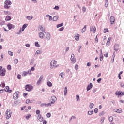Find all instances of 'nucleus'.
Instances as JSON below:
<instances>
[{"mask_svg": "<svg viewBox=\"0 0 124 124\" xmlns=\"http://www.w3.org/2000/svg\"><path fill=\"white\" fill-rule=\"evenodd\" d=\"M50 68L53 69L54 67H58V65H57V61L55 60H53L50 62Z\"/></svg>", "mask_w": 124, "mask_h": 124, "instance_id": "obj_1", "label": "nucleus"}, {"mask_svg": "<svg viewBox=\"0 0 124 124\" xmlns=\"http://www.w3.org/2000/svg\"><path fill=\"white\" fill-rule=\"evenodd\" d=\"M12 112H11V110L10 109H7L5 112L6 118L8 120L11 118V115Z\"/></svg>", "mask_w": 124, "mask_h": 124, "instance_id": "obj_2", "label": "nucleus"}, {"mask_svg": "<svg viewBox=\"0 0 124 124\" xmlns=\"http://www.w3.org/2000/svg\"><path fill=\"white\" fill-rule=\"evenodd\" d=\"M32 86L30 85V84H27L25 86V90L26 91H27L28 92H31V90L33 89Z\"/></svg>", "mask_w": 124, "mask_h": 124, "instance_id": "obj_3", "label": "nucleus"}, {"mask_svg": "<svg viewBox=\"0 0 124 124\" xmlns=\"http://www.w3.org/2000/svg\"><path fill=\"white\" fill-rule=\"evenodd\" d=\"M5 69L2 68V66H1V69H0V76H4L5 75Z\"/></svg>", "mask_w": 124, "mask_h": 124, "instance_id": "obj_4", "label": "nucleus"}, {"mask_svg": "<svg viewBox=\"0 0 124 124\" xmlns=\"http://www.w3.org/2000/svg\"><path fill=\"white\" fill-rule=\"evenodd\" d=\"M19 92H16L14 94H13V98L15 99V100H16V99H18L19 98Z\"/></svg>", "mask_w": 124, "mask_h": 124, "instance_id": "obj_5", "label": "nucleus"}, {"mask_svg": "<svg viewBox=\"0 0 124 124\" xmlns=\"http://www.w3.org/2000/svg\"><path fill=\"white\" fill-rule=\"evenodd\" d=\"M56 101H57V97L55 96H51V99L50 100L51 104H55Z\"/></svg>", "mask_w": 124, "mask_h": 124, "instance_id": "obj_6", "label": "nucleus"}, {"mask_svg": "<svg viewBox=\"0 0 124 124\" xmlns=\"http://www.w3.org/2000/svg\"><path fill=\"white\" fill-rule=\"evenodd\" d=\"M90 31H92L93 33H95V32H96V28L95 26H91Z\"/></svg>", "mask_w": 124, "mask_h": 124, "instance_id": "obj_7", "label": "nucleus"}, {"mask_svg": "<svg viewBox=\"0 0 124 124\" xmlns=\"http://www.w3.org/2000/svg\"><path fill=\"white\" fill-rule=\"evenodd\" d=\"M27 74H30V75H31V70H28V71L26 72L24 71L22 73V76H27Z\"/></svg>", "mask_w": 124, "mask_h": 124, "instance_id": "obj_8", "label": "nucleus"}, {"mask_svg": "<svg viewBox=\"0 0 124 124\" xmlns=\"http://www.w3.org/2000/svg\"><path fill=\"white\" fill-rule=\"evenodd\" d=\"M71 61L72 63L76 62V58H74V54H72L71 57Z\"/></svg>", "mask_w": 124, "mask_h": 124, "instance_id": "obj_9", "label": "nucleus"}, {"mask_svg": "<svg viewBox=\"0 0 124 124\" xmlns=\"http://www.w3.org/2000/svg\"><path fill=\"white\" fill-rule=\"evenodd\" d=\"M43 79V75H42V76H40L39 80L37 82V85H40V84H41V82H42V79Z\"/></svg>", "mask_w": 124, "mask_h": 124, "instance_id": "obj_10", "label": "nucleus"}, {"mask_svg": "<svg viewBox=\"0 0 124 124\" xmlns=\"http://www.w3.org/2000/svg\"><path fill=\"white\" fill-rule=\"evenodd\" d=\"M115 17L114 16H111L110 18V24L113 25V24L115 23Z\"/></svg>", "mask_w": 124, "mask_h": 124, "instance_id": "obj_11", "label": "nucleus"}, {"mask_svg": "<svg viewBox=\"0 0 124 124\" xmlns=\"http://www.w3.org/2000/svg\"><path fill=\"white\" fill-rule=\"evenodd\" d=\"M116 95H118L119 96H122L124 95V92H122L121 91H119L118 92H116L115 93Z\"/></svg>", "mask_w": 124, "mask_h": 124, "instance_id": "obj_12", "label": "nucleus"}, {"mask_svg": "<svg viewBox=\"0 0 124 124\" xmlns=\"http://www.w3.org/2000/svg\"><path fill=\"white\" fill-rule=\"evenodd\" d=\"M114 112H115V113H122V112H123V109H122V108H119V109H117V108H115L114 109Z\"/></svg>", "mask_w": 124, "mask_h": 124, "instance_id": "obj_13", "label": "nucleus"}, {"mask_svg": "<svg viewBox=\"0 0 124 124\" xmlns=\"http://www.w3.org/2000/svg\"><path fill=\"white\" fill-rule=\"evenodd\" d=\"M112 39V37H110L108 38L107 43L106 44V46H109L110 45V44H111V40Z\"/></svg>", "mask_w": 124, "mask_h": 124, "instance_id": "obj_14", "label": "nucleus"}, {"mask_svg": "<svg viewBox=\"0 0 124 124\" xmlns=\"http://www.w3.org/2000/svg\"><path fill=\"white\" fill-rule=\"evenodd\" d=\"M38 121L40 122H43V117L41 115V114H39L38 117L37 118Z\"/></svg>", "mask_w": 124, "mask_h": 124, "instance_id": "obj_15", "label": "nucleus"}, {"mask_svg": "<svg viewBox=\"0 0 124 124\" xmlns=\"http://www.w3.org/2000/svg\"><path fill=\"white\" fill-rule=\"evenodd\" d=\"M75 39L77 41H79L80 40V35L79 34H77L75 36Z\"/></svg>", "mask_w": 124, "mask_h": 124, "instance_id": "obj_16", "label": "nucleus"}, {"mask_svg": "<svg viewBox=\"0 0 124 124\" xmlns=\"http://www.w3.org/2000/svg\"><path fill=\"white\" fill-rule=\"evenodd\" d=\"M7 27H8L9 30H11V29H12V28H13V29H14V26L10 23H9L7 24Z\"/></svg>", "mask_w": 124, "mask_h": 124, "instance_id": "obj_17", "label": "nucleus"}, {"mask_svg": "<svg viewBox=\"0 0 124 124\" xmlns=\"http://www.w3.org/2000/svg\"><path fill=\"white\" fill-rule=\"evenodd\" d=\"M5 92H7L8 93H11V92H12V91L11 90H9V86H6L5 88Z\"/></svg>", "mask_w": 124, "mask_h": 124, "instance_id": "obj_18", "label": "nucleus"}, {"mask_svg": "<svg viewBox=\"0 0 124 124\" xmlns=\"http://www.w3.org/2000/svg\"><path fill=\"white\" fill-rule=\"evenodd\" d=\"M93 88V84L92 83H90V84L88 85L87 88V90L88 91H90V90H91V89H92Z\"/></svg>", "mask_w": 124, "mask_h": 124, "instance_id": "obj_19", "label": "nucleus"}, {"mask_svg": "<svg viewBox=\"0 0 124 124\" xmlns=\"http://www.w3.org/2000/svg\"><path fill=\"white\" fill-rule=\"evenodd\" d=\"M5 4L6 5H11L12 4V3H11V1H10V0H7L5 1L4 2Z\"/></svg>", "mask_w": 124, "mask_h": 124, "instance_id": "obj_20", "label": "nucleus"}, {"mask_svg": "<svg viewBox=\"0 0 124 124\" xmlns=\"http://www.w3.org/2000/svg\"><path fill=\"white\" fill-rule=\"evenodd\" d=\"M50 38H51V35H50V33H47L46 34V40H50Z\"/></svg>", "mask_w": 124, "mask_h": 124, "instance_id": "obj_21", "label": "nucleus"}, {"mask_svg": "<svg viewBox=\"0 0 124 124\" xmlns=\"http://www.w3.org/2000/svg\"><path fill=\"white\" fill-rule=\"evenodd\" d=\"M28 27V24H25L23 25L22 26V31H24V30H25V29H26V28Z\"/></svg>", "mask_w": 124, "mask_h": 124, "instance_id": "obj_22", "label": "nucleus"}, {"mask_svg": "<svg viewBox=\"0 0 124 124\" xmlns=\"http://www.w3.org/2000/svg\"><path fill=\"white\" fill-rule=\"evenodd\" d=\"M39 37L42 39L44 38V34L42 32H40L39 34Z\"/></svg>", "mask_w": 124, "mask_h": 124, "instance_id": "obj_23", "label": "nucleus"}, {"mask_svg": "<svg viewBox=\"0 0 124 124\" xmlns=\"http://www.w3.org/2000/svg\"><path fill=\"white\" fill-rule=\"evenodd\" d=\"M39 29L41 31H42V32H44V31H45V30L44 29V27H43L42 26H40L39 27Z\"/></svg>", "mask_w": 124, "mask_h": 124, "instance_id": "obj_24", "label": "nucleus"}, {"mask_svg": "<svg viewBox=\"0 0 124 124\" xmlns=\"http://www.w3.org/2000/svg\"><path fill=\"white\" fill-rule=\"evenodd\" d=\"M87 30V25H85L84 27L82 29V32H85Z\"/></svg>", "mask_w": 124, "mask_h": 124, "instance_id": "obj_25", "label": "nucleus"}, {"mask_svg": "<svg viewBox=\"0 0 124 124\" xmlns=\"http://www.w3.org/2000/svg\"><path fill=\"white\" fill-rule=\"evenodd\" d=\"M10 20H11V17H10V16H7L6 18H5V20L6 21H10Z\"/></svg>", "mask_w": 124, "mask_h": 124, "instance_id": "obj_26", "label": "nucleus"}, {"mask_svg": "<svg viewBox=\"0 0 124 124\" xmlns=\"http://www.w3.org/2000/svg\"><path fill=\"white\" fill-rule=\"evenodd\" d=\"M65 74L63 72H62L59 74V76H61L62 78H63L64 77Z\"/></svg>", "mask_w": 124, "mask_h": 124, "instance_id": "obj_27", "label": "nucleus"}, {"mask_svg": "<svg viewBox=\"0 0 124 124\" xmlns=\"http://www.w3.org/2000/svg\"><path fill=\"white\" fill-rule=\"evenodd\" d=\"M4 14H5L6 15H10V14H11V13H10V12H9V11H4Z\"/></svg>", "mask_w": 124, "mask_h": 124, "instance_id": "obj_28", "label": "nucleus"}, {"mask_svg": "<svg viewBox=\"0 0 124 124\" xmlns=\"http://www.w3.org/2000/svg\"><path fill=\"white\" fill-rule=\"evenodd\" d=\"M18 62H19V60H18L17 59H16L14 60V63H15V64H17Z\"/></svg>", "mask_w": 124, "mask_h": 124, "instance_id": "obj_29", "label": "nucleus"}, {"mask_svg": "<svg viewBox=\"0 0 124 124\" xmlns=\"http://www.w3.org/2000/svg\"><path fill=\"white\" fill-rule=\"evenodd\" d=\"M58 19H59V16H55L53 17V21H57Z\"/></svg>", "mask_w": 124, "mask_h": 124, "instance_id": "obj_30", "label": "nucleus"}, {"mask_svg": "<svg viewBox=\"0 0 124 124\" xmlns=\"http://www.w3.org/2000/svg\"><path fill=\"white\" fill-rule=\"evenodd\" d=\"M104 33H106L107 32H109V30H108V29L106 28L104 29Z\"/></svg>", "mask_w": 124, "mask_h": 124, "instance_id": "obj_31", "label": "nucleus"}, {"mask_svg": "<svg viewBox=\"0 0 124 124\" xmlns=\"http://www.w3.org/2000/svg\"><path fill=\"white\" fill-rule=\"evenodd\" d=\"M67 93V87H65L64 93V95H66Z\"/></svg>", "mask_w": 124, "mask_h": 124, "instance_id": "obj_32", "label": "nucleus"}, {"mask_svg": "<svg viewBox=\"0 0 124 124\" xmlns=\"http://www.w3.org/2000/svg\"><path fill=\"white\" fill-rule=\"evenodd\" d=\"M26 18L27 20H29L30 21L31 20L32 18H33V17L32 16H27Z\"/></svg>", "mask_w": 124, "mask_h": 124, "instance_id": "obj_33", "label": "nucleus"}, {"mask_svg": "<svg viewBox=\"0 0 124 124\" xmlns=\"http://www.w3.org/2000/svg\"><path fill=\"white\" fill-rule=\"evenodd\" d=\"M108 0H105V7H107L108 6Z\"/></svg>", "mask_w": 124, "mask_h": 124, "instance_id": "obj_34", "label": "nucleus"}, {"mask_svg": "<svg viewBox=\"0 0 124 124\" xmlns=\"http://www.w3.org/2000/svg\"><path fill=\"white\" fill-rule=\"evenodd\" d=\"M30 118H31V114H27L26 116V120H29Z\"/></svg>", "mask_w": 124, "mask_h": 124, "instance_id": "obj_35", "label": "nucleus"}, {"mask_svg": "<svg viewBox=\"0 0 124 124\" xmlns=\"http://www.w3.org/2000/svg\"><path fill=\"white\" fill-rule=\"evenodd\" d=\"M63 26V23H61L57 25V28H60V27H62Z\"/></svg>", "mask_w": 124, "mask_h": 124, "instance_id": "obj_36", "label": "nucleus"}, {"mask_svg": "<svg viewBox=\"0 0 124 124\" xmlns=\"http://www.w3.org/2000/svg\"><path fill=\"white\" fill-rule=\"evenodd\" d=\"M52 85L53 84H52V83L51 82H47V86H48V87H52Z\"/></svg>", "mask_w": 124, "mask_h": 124, "instance_id": "obj_37", "label": "nucleus"}, {"mask_svg": "<svg viewBox=\"0 0 124 124\" xmlns=\"http://www.w3.org/2000/svg\"><path fill=\"white\" fill-rule=\"evenodd\" d=\"M104 120H105V118L104 117H102L101 118V121H100L101 124H103V122H104Z\"/></svg>", "mask_w": 124, "mask_h": 124, "instance_id": "obj_38", "label": "nucleus"}, {"mask_svg": "<svg viewBox=\"0 0 124 124\" xmlns=\"http://www.w3.org/2000/svg\"><path fill=\"white\" fill-rule=\"evenodd\" d=\"M93 106H94V104L93 103H91L89 105V107L91 108V109H92Z\"/></svg>", "mask_w": 124, "mask_h": 124, "instance_id": "obj_39", "label": "nucleus"}, {"mask_svg": "<svg viewBox=\"0 0 124 124\" xmlns=\"http://www.w3.org/2000/svg\"><path fill=\"white\" fill-rule=\"evenodd\" d=\"M4 8L6 9H9L10 8V6H8V5H5L4 6Z\"/></svg>", "mask_w": 124, "mask_h": 124, "instance_id": "obj_40", "label": "nucleus"}, {"mask_svg": "<svg viewBox=\"0 0 124 124\" xmlns=\"http://www.w3.org/2000/svg\"><path fill=\"white\" fill-rule=\"evenodd\" d=\"M48 106H52V103L46 104V107H48Z\"/></svg>", "mask_w": 124, "mask_h": 124, "instance_id": "obj_41", "label": "nucleus"}, {"mask_svg": "<svg viewBox=\"0 0 124 124\" xmlns=\"http://www.w3.org/2000/svg\"><path fill=\"white\" fill-rule=\"evenodd\" d=\"M35 45L36 46V47H40V45H39V44H38V42H36L35 43Z\"/></svg>", "mask_w": 124, "mask_h": 124, "instance_id": "obj_42", "label": "nucleus"}, {"mask_svg": "<svg viewBox=\"0 0 124 124\" xmlns=\"http://www.w3.org/2000/svg\"><path fill=\"white\" fill-rule=\"evenodd\" d=\"M7 68L8 70H11V65H8L7 66Z\"/></svg>", "mask_w": 124, "mask_h": 124, "instance_id": "obj_43", "label": "nucleus"}, {"mask_svg": "<svg viewBox=\"0 0 124 124\" xmlns=\"http://www.w3.org/2000/svg\"><path fill=\"white\" fill-rule=\"evenodd\" d=\"M17 79H18V80H21V75H20V74L17 75Z\"/></svg>", "mask_w": 124, "mask_h": 124, "instance_id": "obj_44", "label": "nucleus"}, {"mask_svg": "<svg viewBox=\"0 0 124 124\" xmlns=\"http://www.w3.org/2000/svg\"><path fill=\"white\" fill-rule=\"evenodd\" d=\"M93 111H89L88 115H93Z\"/></svg>", "mask_w": 124, "mask_h": 124, "instance_id": "obj_45", "label": "nucleus"}, {"mask_svg": "<svg viewBox=\"0 0 124 124\" xmlns=\"http://www.w3.org/2000/svg\"><path fill=\"white\" fill-rule=\"evenodd\" d=\"M108 120H109V122H113V117H112V116L110 117L109 118Z\"/></svg>", "mask_w": 124, "mask_h": 124, "instance_id": "obj_46", "label": "nucleus"}, {"mask_svg": "<svg viewBox=\"0 0 124 124\" xmlns=\"http://www.w3.org/2000/svg\"><path fill=\"white\" fill-rule=\"evenodd\" d=\"M77 100H78V101H79V100H80V96H79V95H77Z\"/></svg>", "mask_w": 124, "mask_h": 124, "instance_id": "obj_47", "label": "nucleus"}, {"mask_svg": "<svg viewBox=\"0 0 124 124\" xmlns=\"http://www.w3.org/2000/svg\"><path fill=\"white\" fill-rule=\"evenodd\" d=\"M26 103L27 104H29V103H31V101H30V99H28L26 100Z\"/></svg>", "mask_w": 124, "mask_h": 124, "instance_id": "obj_48", "label": "nucleus"}, {"mask_svg": "<svg viewBox=\"0 0 124 124\" xmlns=\"http://www.w3.org/2000/svg\"><path fill=\"white\" fill-rule=\"evenodd\" d=\"M46 117L47 118H50L51 117V113H47Z\"/></svg>", "mask_w": 124, "mask_h": 124, "instance_id": "obj_49", "label": "nucleus"}, {"mask_svg": "<svg viewBox=\"0 0 124 124\" xmlns=\"http://www.w3.org/2000/svg\"><path fill=\"white\" fill-rule=\"evenodd\" d=\"M103 56L102 55H100V61H103Z\"/></svg>", "mask_w": 124, "mask_h": 124, "instance_id": "obj_50", "label": "nucleus"}, {"mask_svg": "<svg viewBox=\"0 0 124 124\" xmlns=\"http://www.w3.org/2000/svg\"><path fill=\"white\" fill-rule=\"evenodd\" d=\"M54 9H55V10H59L60 8L58 6H55V7L54 8Z\"/></svg>", "mask_w": 124, "mask_h": 124, "instance_id": "obj_51", "label": "nucleus"}, {"mask_svg": "<svg viewBox=\"0 0 124 124\" xmlns=\"http://www.w3.org/2000/svg\"><path fill=\"white\" fill-rule=\"evenodd\" d=\"M94 112L95 113V114H97V113L98 112V109H97V108H95L94 109Z\"/></svg>", "mask_w": 124, "mask_h": 124, "instance_id": "obj_52", "label": "nucleus"}, {"mask_svg": "<svg viewBox=\"0 0 124 124\" xmlns=\"http://www.w3.org/2000/svg\"><path fill=\"white\" fill-rule=\"evenodd\" d=\"M63 30H64V28L63 27H61L59 29L60 31H63Z\"/></svg>", "mask_w": 124, "mask_h": 124, "instance_id": "obj_53", "label": "nucleus"}, {"mask_svg": "<svg viewBox=\"0 0 124 124\" xmlns=\"http://www.w3.org/2000/svg\"><path fill=\"white\" fill-rule=\"evenodd\" d=\"M36 114L37 115H39V114H40V110H37L36 111Z\"/></svg>", "mask_w": 124, "mask_h": 124, "instance_id": "obj_54", "label": "nucleus"}, {"mask_svg": "<svg viewBox=\"0 0 124 124\" xmlns=\"http://www.w3.org/2000/svg\"><path fill=\"white\" fill-rule=\"evenodd\" d=\"M8 54L10 56H13V52L11 51H8Z\"/></svg>", "mask_w": 124, "mask_h": 124, "instance_id": "obj_55", "label": "nucleus"}, {"mask_svg": "<svg viewBox=\"0 0 124 124\" xmlns=\"http://www.w3.org/2000/svg\"><path fill=\"white\" fill-rule=\"evenodd\" d=\"M79 68V67L78 66V65H76L75 66V69L76 70H77Z\"/></svg>", "mask_w": 124, "mask_h": 124, "instance_id": "obj_56", "label": "nucleus"}, {"mask_svg": "<svg viewBox=\"0 0 124 124\" xmlns=\"http://www.w3.org/2000/svg\"><path fill=\"white\" fill-rule=\"evenodd\" d=\"M104 115V112L103 111H102L101 113H99V116H103Z\"/></svg>", "mask_w": 124, "mask_h": 124, "instance_id": "obj_57", "label": "nucleus"}, {"mask_svg": "<svg viewBox=\"0 0 124 124\" xmlns=\"http://www.w3.org/2000/svg\"><path fill=\"white\" fill-rule=\"evenodd\" d=\"M40 53H41L40 50H37L36 52V54H37V55H38V54H40Z\"/></svg>", "mask_w": 124, "mask_h": 124, "instance_id": "obj_58", "label": "nucleus"}, {"mask_svg": "<svg viewBox=\"0 0 124 124\" xmlns=\"http://www.w3.org/2000/svg\"><path fill=\"white\" fill-rule=\"evenodd\" d=\"M108 52H107L106 54H104V56L106 58H108Z\"/></svg>", "mask_w": 124, "mask_h": 124, "instance_id": "obj_59", "label": "nucleus"}, {"mask_svg": "<svg viewBox=\"0 0 124 124\" xmlns=\"http://www.w3.org/2000/svg\"><path fill=\"white\" fill-rule=\"evenodd\" d=\"M95 42H96V43H97V42H98V38H97V36H96Z\"/></svg>", "mask_w": 124, "mask_h": 124, "instance_id": "obj_60", "label": "nucleus"}, {"mask_svg": "<svg viewBox=\"0 0 124 124\" xmlns=\"http://www.w3.org/2000/svg\"><path fill=\"white\" fill-rule=\"evenodd\" d=\"M25 108H26V106L22 107L21 108V110L22 111H23V110L25 109Z\"/></svg>", "mask_w": 124, "mask_h": 124, "instance_id": "obj_61", "label": "nucleus"}, {"mask_svg": "<svg viewBox=\"0 0 124 124\" xmlns=\"http://www.w3.org/2000/svg\"><path fill=\"white\" fill-rule=\"evenodd\" d=\"M82 11H83V12H85V11H86V7H83L82 8Z\"/></svg>", "mask_w": 124, "mask_h": 124, "instance_id": "obj_62", "label": "nucleus"}, {"mask_svg": "<svg viewBox=\"0 0 124 124\" xmlns=\"http://www.w3.org/2000/svg\"><path fill=\"white\" fill-rule=\"evenodd\" d=\"M41 106H45L46 107V103H43L41 104Z\"/></svg>", "mask_w": 124, "mask_h": 124, "instance_id": "obj_63", "label": "nucleus"}, {"mask_svg": "<svg viewBox=\"0 0 124 124\" xmlns=\"http://www.w3.org/2000/svg\"><path fill=\"white\" fill-rule=\"evenodd\" d=\"M43 124H47V121H46V120L44 121L43 122Z\"/></svg>", "mask_w": 124, "mask_h": 124, "instance_id": "obj_64", "label": "nucleus"}]
</instances>
